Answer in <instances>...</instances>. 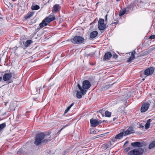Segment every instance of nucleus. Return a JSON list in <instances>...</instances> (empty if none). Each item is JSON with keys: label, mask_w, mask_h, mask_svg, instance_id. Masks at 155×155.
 Returning a JSON list of instances; mask_svg holds the SVG:
<instances>
[{"label": "nucleus", "mask_w": 155, "mask_h": 155, "mask_svg": "<svg viewBox=\"0 0 155 155\" xmlns=\"http://www.w3.org/2000/svg\"><path fill=\"white\" fill-rule=\"evenodd\" d=\"M45 135L43 133H40L37 134L35 137L34 142L35 144L38 146L42 144L43 145L45 144L50 141V140L47 138L45 139Z\"/></svg>", "instance_id": "nucleus-1"}, {"label": "nucleus", "mask_w": 155, "mask_h": 155, "mask_svg": "<svg viewBox=\"0 0 155 155\" xmlns=\"http://www.w3.org/2000/svg\"><path fill=\"white\" fill-rule=\"evenodd\" d=\"M55 19L54 15H50L49 16L46 17L39 24L40 28H42L47 26L48 23L54 20Z\"/></svg>", "instance_id": "nucleus-2"}, {"label": "nucleus", "mask_w": 155, "mask_h": 155, "mask_svg": "<svg viewBox=\"0 0 155 155\" xmlns=\"http://www.w3.org/2000/svg\"><path fill=\"white\" fill-rule=\"evenodd\" d=\"M84 39L82 37L80 36H75L71 39V42L74 44H80L83 43Z\"/></svg>", "instance_id": "nucleus-3"}, {"label": "nucleus", "mask_w": 155, "mask_h": 155, "mask_svg": "<svg viewBox=\"0 0 155 155\" xmlns=\"http://www.w3.org/2000/svg\"><path fill=\"white\" fill-rule=\"evenodd\" d=\"M143 152L141 148L135 149L130 151L128 153V155H141Z\"/></svg>", "instance_id": "nucleus-4"}, {"label": "nucleus", "mask_w": 155, "mask_h": 155, "mask_svg": "<svg viewBox=\"0 0 155 155\" xmlns=\"http://www.w3.org/2000/svg\"><path fill=\"white\" fill-rule=\"evenodd\" d=\"M78 87L81 91H77L76 96L78 98L80 99L82 97L83 94L84 95L86 93L87 91L85 89H83L79 84H78Z\"/></svg>", "instance_id": "nucleus-5"}, {"label": "nucleus", "mask_w": 155, "mask_h": 155, "mask_svg": "<svg viewBox=\"0 0 155 155\" xmlns=\"http://www.w3.org/2000/svg\"><path fill=\"white\" fill-rule=\"evenodd\" d=\"M104 20L100 19L98 21V28L100 30H103L106 28V24L104 23Z\"/></svg>", "instance_id": "nucleus-6"}, {"label": "nucleus", "mask_w": 155, "mask_h": 155, "mask_svg": "<svg viewBox=\"0 0 155 155\" xmlns=\"http://www.w3.org/2000/svg\"><path fill=\"white\" fill-rule=\"evenodd\" d=\"M154 69L153 67L148 68L144 71V74L147 76L152 74L154 72Z\"/></svg>", "instance_id": "nucleus-7"}, {"label": "nucleus", "mask_w": 155, "mask_h": 155, "mask_svg": "<svg viewBox=\"0 0 155 155\" xmlns=\"http://www.w3.org/2000/svg\"><path fill=\"white\" fill-rule=\"evenodd\" d=\"M91 83L87 80H84L83 82L82 88L84 89H88L91 87Z\"/></svg>", "instance_id": "nucleus-8"}, {"label": "nucleus", "mask_w": 155, "mask_h": 155, "mask_svg": "<svg viewBox=\"0 0 155 155\" xmlns=\"http://www.w3.org/2000/svg\"><path fill=\"white\" fill-rule=\"evenodd\" d=\"M149 106L150 104L147 103L143 104L140 109L141 112L143 113L146 111L149 108Z\"/></svg>", "instance_id": "nucleus-9"}, {"label": "nucleus", "mask_w": 155, "mask_h": 155, "mask_svg": "<svg viewBox=\"0 0 155 155\" xmlns=\"http://www.w3.org/2000/svg\"><path fill=\"white\" fill-rule=\"evenodd\" d=\"M90 122L91 126L93 127H96L100 124L99 121L95 119H91Z\"/></svg>", "instance_id": "nucleus-10"}, {"label": "nucleus", "mask_w": 155, "mask_h": 155, "mask_svg": "<svg viewBox=\"0 0 155 155\" xmlns=\"http://www.w3.org/2000/svg\"><path fill=\"white\" fill-rule=\"evenodd\" d=\"M12 77V73H9L5 74L3 77L4 81H6L9 80Z\"/></svg>", "instance_id": "nucleus-11"}, {"label": "nucleus", "mask_w": 155, "mask_h": 155, "mask_svg": "<svg viewBox=\"0 0 155 155\" xmlns=\"http://www.w3.org/2000/svg\"><path fill=\"white\" fill-rule=\"evenodd\" d=\"M124 135L126 136L129 134L134 133V131L132 127H130L125 131H124Z\"/></svg>", "instance_id": "nucleus-12"}, {"label": "nucleus", "mask_w": 155, "mask_h": 155, "mask_svg": "<svg viewBox=\"0 0 155 155\" xmlns=\"http://www.w3.org/2000/svg\"><path fill=\"white\" fill-rule=\"evenodd\" d=\"M61 8V7L59 5L55 4L53 7L52 9V12H56L60 11Z\"/></svg>", "instance_id": "nucleus-13"}, {"label": "nucleus", "mask_w": 155, "mask_h": 155, "mask_svg": "<svg viewBox=\"0 0 155 155\" xmlns=\"http://www.w3.org/2000/svg\"><path fill=\"white\" fill-rule=\"evenodd\" d=\"M135 53V51L134 50L132 52L131 56L128 58L127 61V62H131L134 59Z\"/></svg>", "instance_id": "nucleus-14"}, {"label": "nucleus", "mask_w": 155, "mask_h": 155, "mask_svg": "<svg viewBox=\"0 0 155 155\" xmlns=\"http://www.w3.org/2000/svg\"><path fill=\"white\" fill-rule=\"evenodd\" d=\"M33 43V41L31 40H28L25 42H23V44L26 47H28L31 44Z\"/></svg>", "instance_id": "nucleus-15"}, {"label": "nucleus", "mask_w": 155, "mask_h": 155, "mask_svg": "<svg viewBox=\"0 0 155 155\" xmlns=\"http://www.w3.org/2000/svg\"><path fill=\"white\" fill-rule=\"evenodd\" d=\"M98 34V33L96 31H94L91 32L90 35V38L91 39H93L96 37Z\"/></svg>", "instance_id": "nucleus-16"}, {"label": "nucleus", "mask_w": 155, "mask_h": 155, "mask_svg": "<svg viewBox=\"0 0 155 155\" xmlns=\"http://www.w3.org/2000/svg\"><path fill=\"white\" fill-rule=\"evenodd\" d=\"M112 54L110 52L106 53L104 56V59L105 60L108 59L111 57Z\"/></svg>", "instance_id": "nucleus-17"}, {"label": "nucleus", "mask_w": 155, "mask_h": 155, "mask_svg": "<svg viewBox=\"0 0 155 155\" xmlns=\"http://www.w3.org/2000/svg\"><path fill=\"white\" fill-rule=\"evenodd\" d=\"M123 136H125V135H124V131L116 135L115 137V138L116 139H120L123 137Z\"/></svg>", "instance_id": "nucleus-18"}, {"label": "nucleus", "mask_w": 155, "mask_h": 155, "mask_svg": "<svg viewBox=\"0 0 155 155\" xmlns=\"http://www.w3.org/2000/svg\"><path fill=\"white\" fill-rule=\"evenodd\" d=\"M34 13V12H31L28 13L25 17V18L26 19H28L30 18L31 17L33 16Z\"/></svg>", "instance_id": "nucleus-19"}, {"label": "nucleus", "mask_w": 155, "mask_h": 155, "mask_svg": "<svg viewBox=\"0 0 155 155\" xmlns=\"http://www.w3.org/2000/svg\"><path fill=\"white\" fill-rule=\"evenodd\" d=\"M151 121V120L150 119H149L147 120V123L145 125V128L147 130L149 128Z\"/></svg>", "instance_id": "nucleus-20"}, {"label": "nucleus", "mask_w": 155, "mask_h": 155, "mask_svg": "<svg viewBox=\"0 0 155 155\" xmlns=\"http://www.w3.org/2000/svg\"><path fill=\"white\" fill-rule=\"evenodd\" d=\"M131 145L134 147H140L141 146V144L139 142H136L132 143H131Z\"/></svg>", "instance_id": "nucleus-21"}, {"label": "nucleus", "mask_w": 155, "mask_h": 155, "mask_svg": "<svg viewBox=\"0 0 155 155\" xmlns=\"http://www.w3.org/2000/svg\"><path fill=\"white\" fill-rule=\"evenodd\" d=\"M40 7L38 5H32L31 7V8L32 10H37L40 8Z\"/></svg>", "instance_id": "nucleus-22"}, {"label": "nucleus", "mask_w": 155, "mask_h": 155, "mask_svg": "<svg viewBox=\"0 0 155 155\" xmlns=\"http://www.w3.org/2000/svg\"><path fill=\"white\" fill-rule=\"evenodd\" d=\"M155 147V141H153L151 142L149 146V148L150 149H152Z\"/></svg>", "instance_id": "nucleus-23"}, {"label": "nucleus", "mask_w": 155, "mask_h": 155, "mask_svg": "<svg viewBox=\"0 0 155 155\" xmlns=\"http://www.w3.org/2000/svg\"><path fill=\"white\" fill-rule=\"evenodd\" d=\"M136 0H135V1L133 3H131L130 5H128V7H127V8H128V9H130L134 8V4L136 3Z\"/></svg>", "instance_id": "nucleus-24"}, {"label": "nucleus", "mask_w": 155, "mask_h": 155, "mask_svg": "<svg viewBox=\"0 0 155 155\" xmlns=\"http://www.w3.org/2000/svg\"><path fill=\"white\" fill-rule=\"evenodd\" d=\"M105 114L106 117H110L111 115V113L110 112L106 110L105 111Z\"/></svg>", "instance_id": "nucleus-25"}, {"label": "nucleus", "mask_w": 155, "mask_h": 155, "mask_svg": "<svg viewBox=\"0 0 155 155\" xmlns=\"http://www.w3.org/2000/svg\"><path fill=\"white\" fill-rule=\"evenodd\" d=\"M126 12V10H123L120 11L119 13V15L120 16H122L123 15H124L125 12Z\"/></svg>", "instance_id": "nucleus-26"}, {"label": "nucleus", "mask_w": 155, "mask_h": 155, "mask_svg": "<svg viewBox=\"0 0 155 155\" xmlns=\"http://www.w3.org/2000/svg\"><path fill=\"white\" fill-rule=\"evenodd\" d=\"M6 127L5 123H4L0 124V130L3 129Z\"/></svg>", "instance_id": "nucleus-27"}, {"label": "nucleus", "mask_w": 155, "mask_h": 155, "mask_svg": "<svg viewBox=\"0 0 155 155\" xmlns=\"http://www.w3.org/2000/svg\"><path fill=\"white\" fill-rule=\"evenodd\" d=\"M74 103H72L70 106H69L67 108V109L69 110L71 108V107L74 105Z\"/></svg>", "instance_id": "nucleus-28"}, {"label": "nucleus", "mask_w": 155, "mask_h": 155, "mask_svg": "<svg viewBox=\"0 0 155 155\" xmlns=\"http://www.w3.org/2000/svg\"><path fill=\"white\" fill-rule=\"evenodd\" d=\"M74 103H72L70 106H69L67 108V109L69 110L71 108V107L74 105Z\"/></svg>", "instance_id": "nucleus-29"}, {"label": "nucleus", "mask_w": 155, "mask_h": 155, "mask_svg": "<svg viewBox=\"0 0 155 155\" xmlns=\"http://www.w3.org/2000/svg\"><path fill=\"white\" fill-rule=\"evenodd\" d=\"M74 103H72L70 106H69L67 108V109L69 110L71 108V107L74 105Z\"/></svg>", "instance_id": "nucleus-30"}, {"label": "nucleus", "mask_w": 155, "mask_h": 155, "mask_svg": "<svg viewBox=\"0 0 155 155\" xmlns=\"http://www.w3.org/2000/svg\"><path fill=\"white\" fill-rule=\"evenodd\" d=\"M23 150L21 149H20L17 152V153L18 154H20L22 152Z\"/></svg>", "instance_id": "nucleus-31"}, {"label": "nucleus", "mask_w": 155, "mask_h": 155, "mask_svg": "<svg viewBox=\"0 0 155 155\" xmlns=\"http://www.w3.org/2000/svg\"><path fill=\"white\" fill-rule=\"evenodd\" d=\"M149 39H155V35H153L150 36Z\"/></svg>", "instance_id": "nucleus-32"}, {"label": "nucleus", "mask_w": 155, "mask_h": 155, "mask_svg": "<svg viewBox=\"0 0 155 155\" xmlns=\"http://www.w3.org/2000/svg\"><path fill=\"white\" fill-rule=\"evenodd\" d=\"M118 57V55L116 54H114L113 55V57L114 58H117Z\"/></svg>", "instance_id": "nucleus-33"}, {"label": "nucleus", "mask_w": 155, "mask_h": 155, "mask_svg": "<svg viewBox=\"0 0 155 155\" xmlns=\"http://www.w3.org/2000/svg\"><path fill=\"white\" fill-rule=\"evenodd\" d=\"M69 125H70V124L68 123L66 125L63 126L62 128L63 129L64 128H65V127H67Z\"/></svg>", "instance_id": "nucleus-34"}, {"label": "nucleus", "mask_w": 155, "mask_h": 155, "mask_svg": "<svg viewBox=\"0 0 155 155\" xmlns=\"http://www.w3.org/2000/svg\"><path fill=\"white\" fill-rule=\"evenodd\" d=\"M107 15H106L105 16V20L106 21H107Z\"/></svg>", "instance_id": "nucleus-35"}, {"label": "nucleus", "mask_w": 155, "mask_h": 155, "mask_svg": "<svg viewBox=\"0 0 155 155\" xmlns=\"http://www.w3.org/2000/svg\"><path fill=\"white\" fill-rule=\"evenodd\" d=\"M130 149V148L129 147H128L126 148L125 150H126L127 151L129 150Z\"/></svg>", "instance_id": "nucleus-36"}, {"label": "nucleus", "mask_w": 155, "mask_h": 155, "mask_svg": "<svg viewBox=\"0 0 155 155\" xmlns=\"http://www.w3.org/2000/svg\"><path fill=\"white\" fill-rule=\"evenodd\" d=\"M68 111V110L66 109L64 111V114L67 113Z\"/></svg>", "instance_id": "nucleus-37"}, {"label": "nucleus", "mask_w": 155, "mask_h": 155, "mask_svg": "<svg viewBox=\"0 0 155 155\" xmlns=\"http://www.w3.org/2000/svg\"><path fill=\"white\" fill-rule=\"evenodd\" d=\"M63 129L62 128H61V129L59 131V132H60L61 131V130H62Z\"/></svg>", "instance_id": "nucleus-38"}, {"label": "nucleus", "mask_w": 155, "mask_h": 155, "mask_svg": "<svg viewBox=\"0 0 155 155\" xmlns=\"http://www.w3.org/2000/svg\"><path fill=\"white\" fill-rule=\"evenodd\" d=\"M139 2L140 3H143V2L142 1H140V0L139 1Z\"/></svg>", "instance_id": "nucleus-39"}, {"label": "nucleus", "mask_w": 155, "mask_h": 155, "mask_svg": "<svg viewBox=\"0 0 155 155\" xmlns=\"http://www.w3.org/2000/svg\"><path fill=\"white\" fill-rule=\"evenodd\" d=\"M116 119V118H113V120L114 121V120L115 119Z\"/></svg>", "instance_id": "nucleus-40"}, {"label": "nucleus", "mask_w": 155, "mask_h": 155, "mask_svg": "<svg viewBox=\"0 0 155 155\" xmlns=\"http://www.w3.org/2000/svg\"><path fill=\"white\" fill-rule=\"evenodd\" d=\"M2 77H0V81H1V80H2Z\"/></svg>", "instance_id": "nucleus-41"}, {"label": "nucleus", "mask_w": 155, "mask_h": 155, "mask_svg": "<svg viewBox=\"0 0 155 155\" xmlns=\"http://www.w3.org/2000/svg\"><path fill=\"white\" fill-rule=\"evenodd\" d=\"M99 3V2H97L96 4V5L97 6V5Z\"/></svg>", "instance_id": "nucleus-42"}, {"label": "nucleus", "mask_w": 155, "mask_h": 155, "mask_svg": "<svg viewBox=\"0 0 155 155\" xmlns=\"http://www.w3.org/2000/svg\"><path fill=\"white\" fill-rule=\"evenodd\" d=\"M6 104H7L6 103H5V106H6Z\"/></svg>", "instance_id": "nucleus-43"}, {"label": "nucleus", "mask_w": 155, "mask_h": 155, "mask_svg": "<svg viewBox=\"0 0 155 155\" xmlns=\"http://www.w3.org/2000/svg\"><path fill=\"white\" fill-rule=\"evenodd\" d=\"M116 1H117V2H118L119 1H120V0H116Z\"/></svg>", "instance_id": "nucleus-44"}, {"label": "nucleus", "mask_w": 155, "mask_h": 155, "mask_svg": "<svg viewBox=\"0 0 155 155\" xmlns=\"http://www.w3.org/2000/svg\"><path fill=\"white\" fill-rule=\"evenodd\" d=\"M103 146H106V145L105 144H104V145H103Z\"/></svg>", "instance_id": "nucleus-45"}, {"label": "nucleus", "mask_w": 155, "mask_h": 155, "mask_svg": "<svg viewBox=\"0 0 155 155\" xmlns=\"http://www.w3.org/2000/svg\"><path fill=\"white\" fill-rule=\"evenodd\" d=\"M10 4L12 5V4L11 3H9Z\"/></svg>", "instance_id": "nucleus-46"}, {"label": "nucleus", "mask_w": 155, "mask_h": 155, "mask_svg": "<svg viewBox=\"0 0 155 155\" xmlns=\"http://www.w3.org/2000/svg\"><path fill=\"white\" fill-rule=\"evenodd\" d=\"M1 14H0V18H1Z\"/></svg>", "instance_id": "nucleus-47"}, {"label": "nucleus", "mask_w": 155, "mask_h": 155, "mask_svg": "<svg viewBox=\"0 0 155 155\" xmlns=\"http://www.w3.org/2000/svg\"><path fill=\"white\" fill-rule=\"evenodd\" d=\"M144 80V79H143V80Z\"/></svg>", "instance_id": "nucleus-48"}]
</instances>
